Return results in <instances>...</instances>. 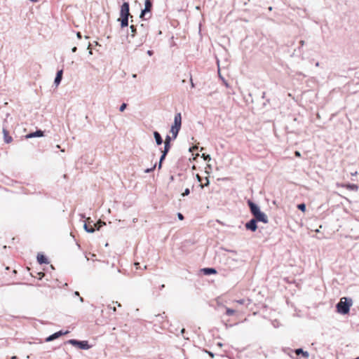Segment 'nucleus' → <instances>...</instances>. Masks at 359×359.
Returning <instances> with one entry per match:
<instances>
[{
	"mask_svg": "<svg viewBox=\"0 0 359 359\" xmlns=\"http://www.w3.org/2000/svg\"><path fill=\"white\" fill-rule=\"evenodd\" d=\"M202 157L203 158V159H204L205 161H210V160H211V157H210V155H208V154H207V155H206V154H203L202 155Z\"/></svg>",
	"mask_w": 359,
	"mask_h": 359,
	"instance_id": "nucleus-26",
	"label": "nucleus"
},
{
	"mask_svg": "<svg viewBox=\"0 0 359 359\" xmlns=\"http://www.w3.org/2000/svg\"><path fill=\"white\" fill-rule=\"evenodd\" d=\"M316 66H319V62H316Z\"/></svg>",
	"mask_w": 359,
	"mask_h": 359,
	"instance_id": "nucleus-57",
	"label": "nucleus"
},
{
	"mask_svg": "<svg viewBox=\"0 0 359 359\" xmlns=\"http://www.w3.org/2000/svg\"><path fill=\"white\" fill-rule=\"evenodd\" d=\"M197 149H198V147L196 146H194L193 147L189 149V151H194V150H196Z\"/></svg>",
	"mask_w": 359,
	"mask_h": 359,
	"instance_id": "nucleus-37",
	"label": "nucleus"
},
{
	"mask_svg": "<svg viewBox=\"0 0 359 359\" xmlns=\"http://www.w3.org/2000/svg\"><path fill=\"white\" fill-rule=\"evenodd\" d=\"M118 20H121V27L122 28L128 25V18H121Z\"/></svg>",
	"mask_w": 359,
	"mask_h": 359,
	"instance_id": "nucleus-19",
	"label": "nucleus"
},
{
	"mask_svg": "<svg viewBox=\"0 0 359 359\" xmlns=\"http://www.w3.org/2000/svg\"><path fill=\"white\" fill-rule=\"evenodd\" d=\"M215 93H216L215 91V92H211V93H210L208 94V96H212V95H213V94H215Z\"/></svg>",
	"mask_w": 359,
	"mask_h": 359,
	"instance_id": "nucleus-45",
	"label": "nucleus"
},
{
	"mask_svg": "<svg viewBox=\"0 0 359 359\" xmlns=\"http://www.w3.org/2000/svg\"><path fill=\"white\" fill-rule=\"evenodd\" d=\"M248 204L250 209V212L253 216L255 215H256L257 212H259V211H261L259 207L257 205H256L255 203H254L252 201H251L250 200H249L248 201Z\"/></svg>",
	"mask_w": 359,
	"mask_h": 359,
	"instance_id": "nucleus-7",
	"label": "nucleus"
},
{
	"mask_svg": "<svg viewBox=\"0 0 359 359\" xmlns=\"http://www.w3.org/2000/svg\"><path fill=\"white\" fill-rule=\"evenodd\" d=\"M87 222H88V224H85L83 226L85 231H86L88 233H93L95 231V228L93 227L94 225L92 226L90 224V223L93 222V221H90V218L88 217L87 219Z\"/></svg>",
	"mask_w": 359,
	"mask_h": 359,
	"instance_id": "nucleus-10",
	"label": "nucleus"
},
{
	"mask_svg": "<svg viewBox=\"0 0 359 359\" xmlns=\"http://www.w3.org/2000/svg\"><path fill=\"white\" fill-rule=\"evenodd\" d=\"M113 311H116V308L115 307L113 308Z\"/></svg>",
	"mask_w": 359,
	"mask_h": 359,
	"instance_id": "nucleus-60",
	"label": "nucleus"
},
{
	"mask_svg": "<svg viewBox=\"0 0 359 359\" xmlns=\"http://www.w3.org/2000/svg\"><path fill=\"white\" fill-rule=\"evenodd\" d=\"M37 261L40 264H48V263L47 258L43 255H41V254H39L37 255Z\"/></svg>",
	"mask_w": 359,
	"mask_h": 359,
	"instance_id": "nucleus-16",
	"label": "nucleus"
},
{
	"mask_svg": "<svg viewBox=\"0 0 359 359\" xmlns=\"http://www.w3.org/2000/svg\"><path fill=\"white\" fill-rule=\"evenodd\" d=\"M74 295H75V296H79V292H77V291H76V292H74Z\"/></svg>",
	"mask_w": 359,
	"mask_h": 359,
	"instance_id": "nucleus-48",
	"label": "nucleus"
},
{
	"mask_svg": "<svg viewBox=\"0 0 359 359\" xmlns=\"http://www.w3.org/2000/svg\"><path fill=\"white\" fill-rule=\"evenodd\" d=\"M88 49H89V52H88L89 55H92L93 52H92V50L90 49V43L88 44Z\"/></svg>",
	"mask_w": 359,
	"mask_h": 359,
	"instance_id": "nucleus-35",
	"label": "nucleus"
},
{
	"mask_svg": "<svg viewBox=\"0 0 359 359\" xmlns=\"http://www.w3.org/2000/svg\"><path fill=\"white\" fill-rule=\"evenodd\" d=\"M203 271L205 275H210L217 273L216 270L213 268H205L203 269Z\"/></svg>",
	"mask_w": 359,
	"mask_h": 359,
	"instance_id": "nucleus-18",
	"label": "nucleus"
},
{
	"mask_svg": "<svg viewBox=\"0 0 359 359\" xmlns=\"http://www.w3.org/2000/svg\"><path fill=\"white\" fill-rule=\"evenodd\" d=\"M147 54H148L149 56H151V55H153V51H152V50H149L147 51Z\"/></svg>",
	"mask_w": 359,
	"mask_h": 359,
	"instance_id": "nucleus-39",
	"label": "nucleus"
},
{
	"mask_svg": "<svg viewBox=\"0 0 359 359\" xmlns=\"http://www.w3.org/2000/svg\"><path fill=\"white\" fill-rule=\"evenodd\" d=\"M62 78V70H60L57 72L56 76L55 78L54 83L56 86H58Z\"/></svg>",
	"mask_w": 359,
	"mask_h": 359,
	"instance_id": "nucleus-14",
	"label": "nucleus"
},
{
	"mask_svg": "<svg viewBox=\"0 0 359 359\" xmlns=\"http://www.w3.org/2000/svg\"><path fill=\"white\" fill-rule=\"evenodd\" d=\"M127 107V104L126 103H123L119 108L120 111H123Z\"/></svg>",
	"mask_w": 359,
	"mask_h": 359,
	"instance_id": "nucleus-28",
	"label": "nucleus"
},
{
	"mask_svg": "<svg viewBox=\"0 0 359 359\" xmlns=\"http://www.w3.org/2000/svg\"><path fill=\"white\" fill-rule=\"evenodd\" d=\"M164 287H165V285H162L161 286V289L164 288Z\"/></svg>",
	"mask_w": 359,
	"mask_h": 359,
	"instance_id": "nucleus-55",
	"label": "nucleus"
},
{
	"mask_svg": "<svg viewBox=\"0 0 359 359\" xmlns=\"http://www.w3.org/2000/svg\"><path fill=\"white\" fill-rule=\"evenodd\" d=\"M129 15V4L128 2H124L121 8L120 16L121 18H128Z\"/></svg>",
	"mask_w": 359,
	"mask_h": 359,
	"instance_id": "nucleus-3",
	"label": "nucleus"
},
{
	"mask_svg": "<svg viewBox=\"0 0 359 359\" xmlns=\"http://www.w3.org/2000/svg\"><path fill=\"white\" fill-rule=\"evenodd\" d=\"M231 261H232V262H238V259H235L230 258V257H229V258L227 259V262H228V263H230Z\"/></svg>",
	"mask_w": 359,
	"mask_h": 359,
	"instance_id": "nucleus-33",
	"label": "nucleus"
},
{
	"mask_svg": "<svg viewBox=\"0 0 359 359\" xmlns=\"http://www.w3.org/2000/svg\"><path fill=\"white\" fill-rule=\"evenodd\" d=\"M196 177L198 179V181H199V182L201 181V177L198 175H196Z\"/></svg>",
	"mask_w": 359,
	"mask_h": 359,
	"instance_id": "nucleus-44",
	"label": "nucleus"
},
{
	"mask_svg": "<svg viewBox=\"0 0 359 359\" xmlns=\"http://www.w3.org/2000/svg\"><path fill=\"white\" fill-rule=\"evenodd\" d=\"M154 137L157 145H161L163 143V139L158 132L154 131Z\"/></svg>",
	"mask_w": 359,
	"mask_h": 359,
	"instance_id": "nucleus-13",
	"label": "nucleus"
},
{
	"mask_svg": "<svg viewBox=\"0 0 359 359\" xmlns=\"http://www.w3.org/2000/svg\"><path fill=\"white\" fill-rule=\"evenodd\" d=\"M294 154H295V156H296L299 157V156H301L300 152H299V151H296Z\"/></svg>",
	"mask_w": 359,
	"mask_h": 359,
	"instance_id": "nucleus-38",
	"label": "nucleus"
},
{
	"mask_svg": "<svg viewBox=\"0 0 359 359\" xmlns=\"http://www.w3.org/2000/svg\"><path fill=\"white\" fill-rule=\"evenodd\" d=\"M245 228L252 231H255L257 229L256 219H250L248 222L245 224Z\"/></svg>",
	"mask_w": 359,
	"mask_h": 359,
	"instance_id": "nucleus-8",
	"label": "nucleus"
},
{
	"mask_svg": "<svg viewBox=\"0 0 359 359\" xmlns=\"http://www.w3.org/2000/svg\"><path fill=\"white\" fill-rule=\"evenodd\" d=\"M76 50H77V48H76V47H75V46H74V47H73V48H72V51L73 53H75V52L76 51Z\"/></svg>",
	"mask_w": 359,
	"mask_h": 359,
	"instance_id": "nucleus-41",
	"label": "nucleus"
},
{
	"mask_svg": "<svg viewBox=\"0 0 359 359\" xmlns=\"http://www.w3.org/2000/svg\"><path fill=\"white\" fill-rule=\"evenodd\" d=\"M139 265H140V263H138V262L135 263V266H136L137 269L138 268Z\"/></svg>",
	"mask_w": 359,
	"mask_h": 359,
	"instance_id": "nucleus-47",
	"label": "nucleus"
},
{
	"mask_svg": "<svg viewBox=\"0 0 359 359\" xmlns=\"http://www.w3.org/2000/svg\"><path fill=\"white\" fill-rule=\"evenodd\" d=\"M299 43H300V45H301L302 46H303L305 44V41H303V40H301V41H299Z\"/></svg>",
	"mask_w": 359,
	"mask_h": 359,
	"instance_id": "nucleus-40",
	"label": "nucleus"
},
{
	"mask_svg": "<svg viewBox=\"0 0 359 359\" xmlns=\"http://www.w3.org/2000/svg\"><path fill=\"white\" fill-rule=\"evenodd\" d=\"M67 343L74 346L78 347L80 349L88 350L90 348L87 341H78L76 339H69Z\"/></svg>",
	"mask_w": 359,
	"mask_h": 359,
	"instance_id": "nucleus-2",
	"label": "nucleus"
},
{
	"mask_svg": "<svg viewBox=\"0 0 359 359\" xmlns=\"http://www.w3.org/2000/svg\"><path fill=\"white\" fill-rule=\"evenodd\" d=\"M219 346H222V343H218L217 344Z\"/></svg>",
	"mask_w": 359,
	"mask_h": 359,
	"instance_id": "nucleus-54",
	"label": "nucleus"
},
{
	"mask_svg": "<svg viewBox=\"0 0 359 359\" xmlns=\"http://www.w3.org/2000/svg\"><path fill=\"white\" fill-rule=\"evenodd\" d=\"M182 126V116L180 113H177L175 115L174 123L171 127L179 128L180 130Z\"/></svg>",
	"mask_w": 359,
	"mask_h": 359,
	"instance_id": "nucleus-5",
	"label": "nucleus"
},
{
	"mask_svg": "<svg viewBox=\"0 0 359 359\" xmlns=\"http://www.w3.org/2000/svg\"><path fill=\"white\" fill-rule=\"evenodd\" d=\"M353 302L351 299L342 297L339 302L337 304V309L339 313L346 314L349 312L350 307L352 306Z\"/></svg>",
	"mask_w": 359,
	"mask_h": 359,
	"instance_id": "nucleus-1",
	"label": "nucleus"
},
{
	"mask_svg": "<svg viewBox=\"0 0 359 359\" xmlns=\"http://www.w3.org/2000/svg\"><path fill=\"white\" fill-rule=\"evenodd\" d=\"M152 8V3L150 0H145L144 8L142 11L140 18H143L147 13L149 12Z\"/></svg>",
	"mask_w": 359,
	"mask_h": 359,
	"instance_id": "nucleus-6",
	"label": "nucleus"
},
{
	"mask_svg": "<svg viewBox=\"0 0 359 359\" xmlns=\"http://www.w3.org/2000/svg\"><path fill=\"white\" fill-rule=\"evenodd\" d=\"M190 193L189 189H186L184 191L182 194V196H188Z\"/></svg>",
	"mask_w": 359,
	"mask_h": 359,
	"instance_id": "nucleus-29",
	"label": "nucleus"
},
{
	"mask_svg": "<svg viewBox=\"0 0 359 359\" xmlns=\"http://www.w3.org/2000/svg\"><path fill=\"white\" fill-rule=\"evenodd\" d=\"M236 311L232 309L226 308V314L227 316H232L235 313Z\"/></svg>",
	"mask_w": 359,
	"mask_h": 359,
	"instance_id": "nucleus-24",
	"label": "nucleus"
},
{
	"mask_svg": "<svg viewBox=\"0 0 359 359\" xmlns=\"http://www.w3.org/2000/svg\"><path fill=\"white\" fill-rule=\"evenodd\" d=\"M191 87H194V84L191 79Z\"/></svg>",
	"mask_w": 359,
	"mask_h": 359,
	"instance_id": "nucleus-49",
	"label": "nucleus"
},
{
	"mask_svg": "<svg viewBox=\"0 0 359 359\" xmlns=\"http://www.w3.org/2000/svg\"><path fill=\"white\" fill-rule=\"evenodd\" d=\"M3 133H4V142L7 144L11 142L13 140L12 137L9 135L8 132L4 128H3Z\"/></svg>",
	"mask_w": 359,
	"mask_h": 359,
	"instance_id": "nucleus-11",
	"label": "nucleus"
},
{
	"mask_svg": "<svg viewBox=\"0 0 359 359\" xmlns=\"http://www.w3.org/2000/svg\"><path fill=\"white\" fill-rule=\"evenodd\" d=\"M355 359H359V357H358V358H355Z\"/></svg>",
	"mask_w": 359,
	"mask_h": 359,
	"instance_id": "nucleus-61",
	"label": "nucleus"
},
{
	"mask_svg": "<svg viewBox=\"0 0 359 359\" xmlns=\"http://www.w3.org/2000/svg\"><path fill=\"white\" fill-rule=\"evenodd\" d=\"M177 217H178V218H179V219H180V220L184 219V216H183V215H182V213H180V212H179V213H177Z\"/></svg>",
	"mask_w": 359,
	"mask_h": 359,
	"instance_id": "nucleus-32",
	"label": "nucleus"
},
{
	"mask_svg": "<svg viewBox=\"0 0 359 359\" xmlns=\"http://www.w3.org/2000/svg\"><path fill=\"white\" fill-rule=\"evenodd\" d=\"M156 167V164H154V165L152 168L146 169L144 170V172L145 173H149V172L153 171L155 169Z\"/></svg>",
	"mask_w": 359,
	"mask_h": 359,
	"instance_id": "nucleus-27",
	"label": "nucleus"
},
{
	"mask_svg": "<svg viewBox=\"0 0 359 359\" xmlns=\"http://www.w3.org/2000/svg\"><path fill=\"white\" fill-rule=\"evenodd\" d=\"M79 301H80L81 302H83V297H80V298H79Z\"/></svg>",
	"mask_w": 359,
	"mask_h": 359,
	"instance_id": "nucleus-50",
	"label": "nucleus"
},
{
	"mask_svg": "<svg viewBox=\"0 0 359 359\" xmlns=\"http://www.w3.org/2000/svg\"><path fill=\"white\" fill-rule=\"evenodd\" d=\"M170 141L171 137L169 135H167L164 142H168V144H170Z\"/></svg>",
	"mask_w": 359,
	"mask_h": 359,
	"instance_id": "nucleus-31",
	"label": "nucleus"
},
{
	"mask_svg": "<svg viewBox=\"0 0 359 359\" xmlns=\"http://www.w3.org/2000/svg\"><path fill=\"white\" fill-rule=\"evenodd\" d=\"M118 304V306H121V304L116 302Z\"/></svg>",
	"mask_w": 359,
	"mask_h": 359,
	"instance_id": "nucleus-58",
	"label": "nucleus"
},
{
	"mask_svg": "<svg viewBox=\"0 0 359 359\" xmlns=\"http://www.w3.org/2000/svg\"><path fill=\"white\" fill-rule=\"evenodd\" d=\"M132 76H133V78H136L137 77V74H133Z\"/></svg>",
	"mask_w": 359,
	"mask_h": 359,
	"instance_id": "nucleus-52",
	"label": "nucleus"
},
{
	"mask_svg": "<svg viewBox=\"0 0 359 359\" xmlns=\"http://www.w3.org/2000/svg\"><path fill=\"white\" fill-rule=\"evenodd\" d=\"M236 302L240 304H244L245 300L244 299H240V300H237Z\"/></svg>",
	"mask_w": 359,
	"mask_h": 359,
	"instance_id": "nucleus-36",
	"label": "nucleus"
},
{
	"mask_svg": "<svg viewBox=\"0 0 359 359\" xmlns=\"http://www.w3.org/2000/svg\"><path fill=\"white\" fill-rule=\"evenodd\" d=\"M297 208L298 209L304 212L306 210V205L304 203H301L297 205Z\"/></svg>",
	"mask_w": 359,
	"mask_h": 359,
	"instance_id": "nucleus-25",
	"label": "nucleus"
},
{
	"mask_svg": "<svg viewBox=\"0 0 359 359\" xmlns=\"http://www.w3.org/2000/svg\"><path fill=\"white\" fill-rule=\"evenodd\" d=\"M343 187H346L348 190L356 191L358 189V186L354 184H343Z\"/></svg>",
	"mask_w": 359,
	"mask_h": 359,
	"instance_id": "nucleus-15",
	"label": "nucleus"
},
{
	"mask_svg": "<svg viewBox=\"0 0 359 359\" xmlns=\"http://www.w3.org/2000/svg\"><path fill=\"white\" fill-rule=\"evenodd\" d=\"M11 359H17V356L14 355L11 358Z\"/></svg>",
	"mask_w": 359,
	"mask_h": 359,
	"instance_id": "nucleus-51",
	"label": "nucleus"
},
{
	"mask_svg": "<svg viewBox=\"0 0 359 359\" xmlns=\"http://www.w3.org/2000/svg\"><path fill=\"white\" fill-rule=\"evenodd\" d=\"M76 36H77V37H78L79 39H81V33H80V32H77Z\"/></svg>",
	"mask_w": 359,
	"mask_h": 359,
	"instance_id": "nucleus-42",
	"label": "nucleus"
},
{
	"mask_svg": "<svg viewBox=\"0 0 359 359\" xmlns=\"http://www.w3.org/2000/svg\"><path fill=\"white\" fill-rule=\"evenodd\" d=\"M130 32H131V36L132 37H134L136 32H137V29H136V27L133 25H131L130 26Z\"/></svg>",
	"mask_w": 359,
	"mask_h": 359,
	"instance_id": "nucleus-22",
	"label": "nucleus"
},
{
	"mask_svg": "<svg viewBox=\"0 0 359 359\" xmlns=\"http://www.w3.org/2000/svg\"><path fill=\"white\" fill-rule=\"evenodd\" d=\"M180 131V129L179 128H172L171 127L170 128V133H172V138L173 139H175L178 135V133Z\"/></svg>",
	"mask_w": 359,
	"mask_h": 359,
	"instance_id": "nucleus-20",
	"label": "nucleus"
},
{
	"mask_svg": "<svg viewBox=\"0 0 359 359\" xmlns=\"http://www.w3.org/2000/svg\"><path fill=\"white\" fill-rule=\"evenodd\" d=\"M43 135V132L39 130H36V132L34 133H29L28 135H26V138H32V137H42Z\"/></svg>",
	"mask_w": 359,
	"mask_h": 359,
	"instance_id": "nucleus-12",
	"label": "nucleus"
},
{
	"mask_svg": "<svg viewBox=\"0 0 359 359\" xmlns=\"http://www.w3.org/2000/svg\"><path fill=\"white\" fill-rule=\"evenodd\" d=\"M184 332H185V329H184V328L182 329L181 330V334L183 335Z\"/></svg>",
	"mask_w": 359,
	"mask_h": 359,
	"instance_id": "nucleus-46",
	"label": "nucleus"
},
{
	"mask_svg": "<svg viewBox=\"0 0 359 359\" xmlns=\"http://www.w3.org/2000/svg\"><path fill=\"white\" fill-rule=\"evenodd\" d=\"M161 166H162V162H159V163H158V169H161Z\"/></svg>",
	"mask_w": 359,
	"mask_h": 359,
	"instance_id": "nucleus-43",
	"label": "nucleus"
},
{
	"mask_svg": "<svg viewBox=\"0 0 359 359\" xmlns=\"http://www.w3.org/2000/svg\"><path fill=\"white\" fill-rule=\"evenodd\" d=\"M166 155H167V154H164V152L162 151V155H161V156L160 158L159 162H163V161L165 159Z\"/></svg>",
	"mask_w": 359,
	"mask_h": 359,
	"instance_id": "nucleus-30",
	"label": "nucleus"
},
{
	"mask_svg": "<svg viewBox=\"0 0 359 359\" xmlns=\"http://www.w3.org/2000/svg\"><path fill=\"white\" fill-rule=\"evenodd\" d=\"M205 184L204 185L201 184V187L203 188L204 186H208L209 184V180L208 177H205Z\"/></svg>",
	"mask_w": 359,
	"mask_h": 359,
	"instance_id": "nucleus-34",
	"label": "nucleus"
},
{
	"mask_svg": "<svg viewBox=\"0 0 359 359\" xmlns=\"http://www.w3.org/2000/svg\"><path fill=\"white\" fill-rule=\"evenodd\" d=\"M107 212H108V213H110L111 212V210L109 208Z\"/></svg>",
	"mask_w": 359,
	"mask_h": 359,
	"instance_id": "nucleus-56",
	"label": "nucleus"
},
{
	"mask_svg": "<svg viewBox=\"0 0 359 359\" xmlns=\"http://www.w3.org/2000/svg\"><path fill=\"white\" fill-rule=\"evenodd\" d=\"M170 148V144H168V142H164V149L162 151L164 152V154H168Z\"/></svg>",
	"mask_w": 359,
	"mask_h": 359,
	"instance_id": "nucleus-23",
	"label": "nucleus"
},
{
	"mask_svg": "<svg viewBox=\"0 0 359 359\" xmlns=\"http://www.w3.org/2000/svg\"><path fill=\"white\" fill-rule=\"evenodd\" d=\"M106 223L101 220H99L97 223L94 224V228H96L97 230L100 229L102 226L105 225Z\"/></svg>",
	"mask_w": 359,
	"mask_h": 359,
	"instance_id": "nucleus-21",
	"label": "nucleus"
},
{
	"mask_svg": "<svg viewBox=\"0 0 359 359\" xmlns=\"http://www.w3.org/2000/svg\"><path fill=\"white\" fill-rule=\"evenodd\" d=\"M56 147H57V149H60V145H58V144H57V145L56 146Z\"/></svg>",
	"mask_w": 359,
	"mask_h": 359,
	"instance_id": "nucleus-59",
	"label": "nucleus"
},
{
	"mask_svg": "<svg viewBox=\"0 0 359 359\" xmlns=\"http://www.w3.org/2000/svg\"><path fill=\"white\" fill-rule=\"evenodd\" d=\"M67 333H69V331H66V332H64L62 331L57 332L51 334L50 336L48 337L46 339V341H47V342L51 341L58 338L59 337H60L62 335H64V334H66Z\"/></svg>",
	"mask_w": 359,
	"mask_h": 359,
	"instance_id": "nucleus-9",
	"label": "nucleus"
},
{
	"mask_svg": "<svg viewBox=\"0 0 359 359\" xmlns=\"http://www.w3.org/2000/svg\"><path fill=\"white\" fill-rule=\"evenodd\" d=\"M295 353L297 355L302 354L303 357L305 358H308L309 356V353L307 351H303L302 348H297L295 350Z\"/></svg>",
	"mask_w": 359,
	"mask_h": 359,
	"instance_id": "nucleus-17",
	"label": "nucleus"
},
{
	"mask_svg": "<svg viewBox=\"0 0 359 359\" xmlns=\"http://www.w3.org/2000/svg\"><path fill=\"white\" fill-rule=\"evenodd\" d=\"M209 354H210V355L211 357H213V356H214V355H213L211 352H209Z\"/></svg>",
	"mask_w": 359,
	"mask_h": 359,
	"instance_id": "nucleus-53",
	"label": "nucleus"
},
{
	"mask_svg": "<svg viewBox=\"0 0 359 359\" xmlns=\"http://www.w3.org/2000/svg\"><path fill=\"white\" fill-rule=\"evenodd\" d=\"M254 219L257 222H262L264 224H267L269 222L268 217L262 211H259L256 215H254Z\"/></svg>",
	"mask_w": 359,
	"mask_h": 359,
	"instance_id": "nucleus-4",
	"label": "nucleus"
}]
</instances>
